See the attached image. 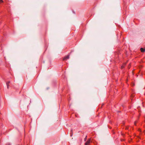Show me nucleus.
<instances>
[{"label": "nucleus", "instance_id": "nucleus-1", "mask_svg": "<svg viewBox=\"0 0 145 145\" xmlns=\"http://www.w3.org/2000/svg\"><path fill=\"white\" fill-rule=\"evenodd\" d=\"M69 58V55H67L64 58H63V60H66L67 59H68Z\"/></svg>", "mask_w": 145, "mask_h": 145}, {"label": "nucleus", "instance_id": "nucleus-2", "mask_svg": "<svg viewBox=\"0 0 145 145\" xmlns=\"http://www.w3.org/2000/svg\"><path fill=\"white\" fill-rule=\"evenodd\" d=\"M90 139L88 140L87 141H86L85 143V145H88L90 142Z\"/></svg>", "mask_w": 145, "mask_h": 145}, {"label": "nucleus", "instance_id": "nucleus-3", "mask_svg": "<svg viewBox=\"0 0 145 145\" xmlns=\"http://www.w3.org/2000/svg\"><path fill=\"white\" fill-rule=\"evenodd\" d=\"M10 83V81H8L6 82V84H7V88L8 89L9 88Z\"/></svg>", "mask_w": 145, "mask_h": 145}, {"label": "nucleus", "instance_id": "nucleus-4", "mask_svg": "<svg viewBox=\"0 0 145 145\" xmlns=\"http://www.w3.org/2000/svg\"><path fill=\"white\" fill-rule=\"evenodd\" d=\"M140 50L142 52H144L145 51V48H140Z\"/></svg>", "mask_w": 145, "mask_h": 145}, {"label": "nucleus", "instance_id": "nucleus-5", "mask_svg": "<svg viewBox=\"0 0 145 145\" xmlns=\"http://www.w3.org/2000/svg\"><path fill=\"white\" fill-rule=\"evenodd\" d=\"M3 2V1L2 0H0V3Z\"/></svg>", "mask_w": 145, "mask_h": 145}, {"label": "nucleus", "instance_id": "nucleus-6", "mask_svg": "<svg viewBox=\"0 0 145 145\" xmlns=\"http://www.w3.org/2000/svg\"><path fill=\"white\" fill-rule=\"evenodd\" d=\"M124 67V66H122L121 67V68L122 69Z\"/></svg>", "mask_w": 145, "mask_h": 145}, {"label": "nucleus", "instance_id": "nucleus-7", "mask_svg": "<svg viewBox=\"0 0 145 145\" xmlns=\"http://www.w3.org/2000/svg\"><path fill=\"white\" fill-rule=\"evenodd\" d=\"M134 124H135V125H136V122H135Z\"/></svg>", "mask_w": 145, "mask_h": 145}, {"label": "nucleus", "instance_id": "nucleus-8", "mask_svg": "<svg viewBox=\"0 0 145 145\" xmlns=\"http://www.w3.org/2000/svg\"><path fill=\"white\" fill-rule=\"evenodd\" d=\"M72 135H71V136H72Z\"/></svg>", "mask_w": 145, "mask_h": 145}]
</instances>
